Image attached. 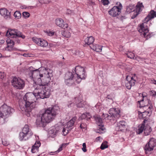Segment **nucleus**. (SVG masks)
<instances>
[{"label": "nucleus", "mask_w": 156, "mask_h": 156, "mask_svg": "<svg viewBox=\"0 0 156 156\" xmlns=\"http://www.w3.org/2000/svg\"><path fill=\"white\" fill-rule=\"evenodd\" d=\"M52 71L50 69L41 67L31 72L33 81L37 84L34 92L37 99L49 98L50 95V87L47 84L52 76Z\"/></svg>", "instance_id": "f257e3e1"}, {"label": "nucleus", "mask_w": 156, "mask_h": 156, "mask_svg": "<svg viewBox=\"0 0 156 156\" xmlns=\"http://www.w3.org/2000/svg\"><path fill=\"white\" fill-rule=\"evenodd\" d=\"M86 77L84 69L80 66H76L72 70V72H67L65 75V83L68 86L79 84L82 80Z\"/></svg>", "instance_id": "f03ea898"}, {"label": "nucleus", "mask_w": 156, "mask_h": 156, "mask_svg": "<svg viewBox=\"0 0 156 156\" xmlns=\"http://www.w3.org/2000/svg\"><path fill=\"white\" fill-rule=\"evenodd\" d=\"M36 93L29 92L26 94L23 97V100L19 103L20 108L22 111L27 116H30V112L35 107L33 104L37 100Z\"/></svg>", "instance_id": "7ed1b4c3"}, {"label": "nucleus", "mask_w": 156, "mask_h": 156, "mask_svg": "<svg viewBox=\"0 0 156 156\" xmlns=\"http://www.w3.org/2000/svg\"><path fill=\"white\" fill-rule=\"evenodd\" d=\"M59 111V108L55 106L44 110L41 115L37 117L36 124L37 126H43L45 123H48L52 120Z\"/></svg>", "instance_id": "20e7f679"}, {"label": "nucleus", "mask_w": 156, "mask_h": 156, "mask_svg": "<svg viewBox=\"0 0 156 156\" xmlns=\"http://www.w3.org/2000/svg\"><path fill=\"white\" fill-rule=\"evenodd\" d=\"M33 135V133L29 128L28 125H25L23 128L22 132L19 134V138L21 141L26 140L30 138Z\"/></svg>", "instance_id": "39448f33"}, {"label": "nucleus", "mask_w": 156, "mask_h": 156, "mask_svg": "<svg viewBox=\"0 0 156 156\" xmlns=\"http://www.w3.org/2000/svg\"><path fill=\"white\" fill-rule=\"evenodd\" d=\"M142 96L143 99L138 101L139 107L140 108H143L144 110H151L153 108L151 101L145 97L144 93L142 94Z\"/></svg>", "instance_id": "423d86ee"}, {"label": "nucleus", "mask_w": 156, "mask_h": 156, "mask_svg": "<svg viewBox=\"0 0 156 156\" xmlns=\"http://www.w3.org/2000/svg\"><path fill=\"white\" fill-rule=\"evenodd\" d=\"M120 111L118 108H111L109 112V114H103L104 117L106 119L110 121L114 120L119 118L120 116Z\"/></svg>", "instance_id": "0eeeda50"}, {"label": "nucleus", "mask_w": 156, "mask_h": 156, "mask_svg": "<svg viewBox=\"0 0 156 156\" xmlns=\"http://www.w3.org/2000/svg\"><path fill=\"white\" fill-rule=\"evenodd\" d=\"M122 8V4L119 2H117L116 3V6L108 11L109 14L113 17H117L121 13Z\"/></svg>", "instance_id": "6e6552de"}, {"label": "nucleus", "mask_w": 156, "mask_h": 156, "mask_svg": "<svg viewBox=\"0 0 156 156\" xmlns=\"http://www.w3.org/2000/svg\"><path fill=\"white\" fill-rule=\"evenodd\" d=\"M146 22L145 21L144 23L139 25L138 28V31L141 35L146 38L147 39L151 37V35L149 32V30Z\"/></svg>", "instance_id": "1a4fd4ad"}, {"label": "nucleus", "mask_w": 156, "mask_h": 156, "mask_svg": "<svg viewBox=\"0 0 156 156\" xmlns=\"http://www.w3.org/2000/svg\"><path fill=\"white\" fill-rule=\"evenodd\" d=\"M13 110L6 105H2L0 108V116L2 118L8 117Z\"/></svg>", "instance_id": "9d476101"}, {"label": "nucleus", "mask_w": 156, "mask_h": 156, "mask_svg": "<svg viewBox=\"0 0 156 156\" xmlns=\"http://www.w3.org/2000/svg\"><path fill=\"white\" fill-rule=\"evenodd\" d=\"M6 36L8 37L14 38L19 37L23 39H24L25 37V36L23 35L21 32L15 29H8L6 32Z\"/></svg>", "instance_id": "9b49d317"}, {"label": "nucleus", "mask_w": 156, "mask_h": 156, "mask_svg": "<svg viewBox=\"0 0 156 156\" xmlns=\"http://www.w3.org/2000/svg\"><path fill=\"white\" fill-rule=\"evenodd\" d=\"M12 85L15 88L19 89H23L25 86L24 81L21 79L14 77L12 81Z\"/></svg>", "instance_id": "f8f14e48"}, {"label": "nucleus", "mask_w": 156, "mask_h": 156, "mask_svg": "<svg viewBox=\"0 0 156 156\" xmlns=\"http://www.w3.org/2000/svg\"><path fill=\"white\" fill-rule=\"evenodd\" d=\"M94 118L98 126L96 132L100 133H103L105 129L103 124L102 119L98 116H94Z\"/></svg>", "instance_id": "ddd939ff"}, {"label": "nucleus", "mask_w": 156, "mask_h": 156, "mask_svg": "<svg viewBox=\"0 0 156 156\" xmlns=\"http://www.w3.org/2000/svg\"><path fill=\"white\" fill-rule=\"evenodd\" d=\"M126 80L125 81V85L127 88L128 89H131L132 86H133L136 82V76L134 74L133 76H127L126 78Z\"/></svg>", "instance_id": "4468645a"}, {"label": "nucleus", "mask_w": 156, "mask_h": 156, "mask_svg": "<svg viewBox=\"0 0 156 156\" xmlns=\"http://www.w3.org/2000/svg\"><path fill=\"white\" fill-rule=\"evenodd\" d=\"M156 145V140L153 138H151L148 144L145 145L144 147L146 153H147L148 151L153 150Z\"/></svg>", "instance_id": "2eb2a0df"}, {"label": "nucleus", "mask_w": 156, "mask_h": 156, "mask_svg": "<svg viewBox=\"0 0 156 156\" xmlns=\"http://www.w3.org/2000/svg\"><path fill=\"white\" fill-rule=\"evenodd\" d=\"M33 41L38 45L43 48H45L48 46V43L47 41L43 39L39 38L36 37L32 38Z\"/></svg>", "instance_id": "dca6fc26"}, {"label": "nucleus", "mask_w": 156, "mask_h": 156, "mask_svg": "<svg viewBox=\"0 0 156 156\" xmlns=\"http://www.w3.org/2000/svg\"><path fill=\"white\" fill-rule=\"evenodd\" d=\"M6 42L7 46L4 48L5 50L9 51L13 50L16 51L17 50V49L13 47L14 42L13 41L8 39L7 40Z\"/></svg>", "instance_id": "f3484780"}, {"label": "nucleus", "mask_w": 156, "mask_h": 156, "mask_svg": "<svg viewBox=\"0 0 156 156\" xmlns=\"http://www.w3.org/2000/svg\"><path fill=\"white\" fill-rule=\"evenodd\" d=\"M144 8V6L142 3L138 2L136 6V12L134 13L133 16L132 18L134 19L139 14V12L142 11Z\"/></svg>", "instance_id": "a211bd4d"}, {"label": "nucleus", "mask_w": 156, "mask_h": 156, "mask_svg": "<svg viewBox=\"0 0 156 156\" xmlns=\"http://www.w3.org/2000/svg\"><path fill=\"white\" fill-rule=\"evenodd\" d=\"M127 124L124 121H121L117 123L116 129L117 131H122L126 128Z\"/></svg>", "instance_id": "6ab92c4d"}, {"label": "nucleus", "mask_w": 156, "mask_h": 156, "mask_svg": "<svg viewBox=\"0 0 156 156\" xmlns=\"http://www.w3.org/2000/svg\"><path fill=\"white\" fill-rule=\"evenodd\" d=\"M56 24L59 27L65 29L67 27L68 25L67 24H64V21L62 19L59 18L56 19L55 20Z\"/></svg>", "instance_id": "aec40b11"}, {"label": "nucleus", "mask_w": 156, "mask_h": 156, "mask_svg": "<svg viewBox=\"0 0 156 156\" xmlns=\"http://www.w3.org/2000/svg\"><path fill=\"white\" fill-rule=\"evenodd\" d=\"M0 14L4 16L5 19L9 18L10 17V12L6 9L2 8L0 9Z\"/></svg>", "instance_id": "412c9836"}, {"label": "nucleus", "mask_w": 156, "mask_h": 156, "mask_svg": "<svg viewBox=\"0 0 156 156\" xmlns=\"http://www.w3.org/2000/svg\"><path fill=\"white\" fill-rule=\"evenodd\" d=\"M59 127L57 126L56 127L52 128L49 131V133L51 137L54 138L55 137L59 130Z\"/></svg>", "instance_id": "4be33fe9"}, {"label": "nucleus", "mask_w": 156, "mask_h": 156, "mask_svg": "<svg viewBox=\"0 0 156 156\" xmlns=\"http://www.w3.org/2000/svg\"><path fill=\"white\" fill-rule=\"evenodd\" d=\"M156 17V13L153 10L150 11L148 15L145 18V21L148 22L149 20Z\"/></svg>", "instance_id": "5701e85b"}, {"label": "nucleus", "mask_w": 156, "mask_h": 156, "mask_svg": "<svg viewBox=\"0 0 156 156\" xmlns=\"http://www.w3.org/2000/svg\"><path fill=\"white\" fill-rule=\"evenodd\" d=\"M41 144L40 141H36V142L31 149V151L32 153H35L38 151V148L40 146Z\"/></svg>", "instance_id": "b1692460"}, {"label": "nucleus", "mask_w": 156, "mask_h": 156, "mask_svg": "<svg viewBox=\"0 0 156 156\" xmlns=\"http://www.w3.org/2000/svg\"><path fill=\"white\" fill-rule=\"evenodd\" d=\"M76 119V117H73L65 125V126L68 127L70 129H72V126H73L74 122Z\"/></svg>", "instance_id": "393cba45"}, {"label": "nucleus", "mask_w": 156, "mask_h": 156, "mask_svg": "<svg viewBox=\"0 0 156 156\" xmlns=\"http://www.w3.org/2000/svg\"><path fill=\"white\" fill-rule=\"evenodd\" d=\"M90 47L91 49L97 52H100L102 51V47L99 45L95 44Z\"/></svg>", "instance_id": "a878e982"}, {"label": "nucleus", "mask_w": 156, "mask_h": 156, "mask_svg": "<svg viewBox=\"0 0 156 156\" xmlns=\"http://www.w3.org/2000/svg\"><path fill=\"white\" fill-rule=\"evenodd\" d=\"M94 41V37L90 36L89 37H87L85 40V42L86 44L87 45H90L92 44Z\"/></svg>", "instance_id": "bb28decb"}, {"label": "nucleus", "mask_w": 156, "mask_h": 156, "mask_svg": "<svg viewBox=\"0 0 156 156\" xmlns=\"http://www.w3.org/2000/svg\"><path fill=\"white\" fill-rule=\"evenodd\" d=\"M91 117L90 113H86L83 114L80 116V118L81 119H86L88 120Z\"/></svg>", "instance_id": "cd10ccee"}, {"label": "nucleus", "mask_w": 156, "mask_h": 156, "mask_svg": "<svg viewBox=\"0 0 156 156\" xmlns=\"http://www.w3.org/2000/svg\"><path fill=\"white\" fill-rule=\"evenodd\" d=\"M71 30L69 31L67 29L65 30L62 32V34L63 36L66 38L69 37L71 36Z\"/></svg>", "instance_id": "c85d7f7f"}, {"label": "nucleus", "mask_w": 156, "mask_h": 156, "mask_svg": "<svg viewBox=\"0 0 156 156\" xmlns=\"http://www.w3.org/2000/svg\"><path fill=\"white\" fill-rule=\"evenodd\" d=\"M145 128L144 123L138 126V129L136 130V132L137 134H140L142 133Z\"/></svg>", "instance_id": "c756f323"}, {"label": "nucleus", "mask_w": 156, "mask_h": 156, "mask_svg": "<svg viewBox=\"0 0 156 156\" xmlns=\"http://www.w3.org/2000/svg\"><path fill=\"white\" fill-rule=\"evenodd\" d=\"M144 129V132L146 136L149 134L152 131L151 128L149 126H146Z\"/></svg>", "instance_id": "7c9ffc66"}, {"label": "nucleus", "mask_w": 156, "mask_h": 156, "mask_svg": "<svg viewBox=\"0 0 156 156\" xmlns=\"http://www.w3.org/2000/svg\"><path fill=\"white\" fill-rule=\"evenodd\" d=\"M134 7L135 6L134 5H129L126 8V11L129 13L135 10L134 9Z\"/></svg>", "instance_id": "2f4dec72"}, {"label": "nucleus", "mask_w": 156, "mask_h": 156, "mask_svg": "<svg viewBox=\"0 0 156 156\" xmlns=\"http://www.w3.org/2000/svg\"><path fill=\"white\" fill-rule=\"evenodd\" d=\"M71 130L68 127L64 126L62 131V134L64 136H66Z\"/></svg>", "instance_id": "473e14b6"}, {"label": "nucleus", "mask_w": 156, "mask_h": 156, "mask_svg": "<svg viewBox=\"0 0 156 156\" xmlns=\"http://www.w3.org/2000/svg\"><path fill=\"white\" fill-rule=\"evenodd\" d=\"M151 112V110L149 111V109L148 110H145V111L142 112L143 119L148 118L150 115L149 114Z\"/></svg>", "instance_id": "72a5a7b5"}, {"label": "nucleus", "mask_w": 156, "mask_h": 156, "mask_svg": "<svg viewBox=\"0 0 156 156\" xmlns=\"http://www.w3.org/2000/svg\"><path fill=\"white\" fill-rule=\"evenodd\" d=\"M14 16L15 19H19L21 16V13L20 12L18 11H16L14 13Z\"/></svg>", "instance_id": "f704fd0d"}, {"label": "nucleus", "mask_w": 156, "mask_h": 156, "mask_svg": "<svg viewBox=\"0 0 156 156\" xmlns=\"http://www.w3.org/2000/svg\"><path fill=\"white\" fill-rule=\"evenodd\" d=\"M68 144V143H63L61 145L60 147L58 149V150L57 151H56L59 152L61 151H62V147H66L67 145Z\"/></svg>", "instance_id": "c9c22d12"}, {"label": "nucleus", "mask_w": 156, "mask_h": 156, "mask_svg": "<svg viewBox=\"0 0 156 156\" xmlns=\"http://www.w3.org/2000/svg\"><path fill=\"white\" fill-rule=\"evenodd\" d=\"M128 58L132 59H134L135 58V55L134 53L131 52H129L126 54Z\"/></svg>", "instance_id": "e433bc0d"}, {"label": "nucleus", "mask_w": 156, "mask_h": 156, "mask_svg": "<svg viewBox=\"0 0 156 156\" xmlns=\"http://www.w3.org/2000/svg\"><path fill=\"white\" fill-rule=\"evenodd\" d=\"M108 145L106 142L102 143L101 146L100 148L101 150H104L107 148Z\"/></svg>", "instance_id": "4c0bfd02"}, {"label": "nucleus", "mask_w": 156, "mask_h": 156, "mask_svg": "<svg viewBox=\"0 0 156 156\" xmlns=\"http://www.w3.org/2000/svg\"><path fill=\"white\" fill-rule=\"evenodd\" d=\"M115 96L114 94H110L108 95L107 96L106 98L108 99L113 100L115 98Z\"/></svg>", "instance_id": "58836bf2"}, {"label": "nucleus", "mask_w": 156, "mask_h": 156, "mask_svg": "<svg viewBox=\"0 0 156 156\" xmlns=\"http://www.w3.org/2000/svg\"><path fill=\"white\" fill-rule=\"evenodd\" d=\"M85 103V102L83 101H80V103H77L76 105L78 107L82 108L83 107Z\"/></svg>", "instance_id": "ea45409f"}, {"label": "nucleus", "mask_w": 156, "mask_h": 156, "mask_svg": "<svg viewBox=\"0 0 156 156\" xmlns=\"http://www.w3.org/2000/svg\"><path fill=\"white\" fill-rule=\"evenodd\" d=\"M80 128L82 129L85 130L87 129V125L84 123H82L80 125Z\"/></svg>", "instance_id": "a19ab883"}, {"label": "nucleus", "mask_w": 156, "mask_h": 156, "mask_svg": "<svg viewBox=\"0 0 156 156\" xmlns=\"http://www.w3.org/2000/svg\"><path fill=\"white\" fill-rule=\"evenodd\" d=\"M40 3L43 4L48 3L51 1L50 0H38Z\"/></svg>", "instance_id": "79ce46f5"}, {"label": "nucleus", "mask_w": 156, "mask_h": 156, "mask_svg": "<svg viewBox=\"0 0 156 156\" xmlns=\"http://www.w3.org/2000/svg\"><path fill=\"white\" fill-rule=\"evenodd\" d=\"M23 16L25 18H27L29 16L30 14L27 12H24L23 13Z\"/></svg>", "instance_id": "37998d69"}, {"label": "nucleus", "mask_w": 156, "mask_h": 156, "mask_svg": "<svg viewBox=\"0 0 156 156\" xmlns=\"http://www.w3.org/2000/svg\"><path fill=\"white\" fill-rule=\"evenodd\" d=\"M66 14L68 15H71L73 14V12L71 10L67 9L66 12Z\"/></svg>", "instance_id": "c03bdc74"}, {"label": "nucleus", "mask_w": 156, "mask_h": 156, "mask_svg": "<svg viewBox=\"0 0 156 156\" xmlns=\"http://www.w3.org/2000/svg\"><path fill=\"white\" fill-rule=\"evenodd\" d=\"M101 2L104 5H107L109 3L108 0H101Z\"/></svg>", "instance_id": "a18cd8bd"}, {"label": "nucleus", "mask_w": 156, "mask_h": 156, "mask_svg": "<svg viewBox=\"0 0 156 156\" xmlns=\"http://www.w3.org/2000/svg\"><path fill=\"white\" fill-rule=\"evenodd\" d=\"M83 147L82 149V151L84 152H86L87 151V150L86 149V144L85 143H83Z\"/></svg>", "instance_id": "49530a36"}, {"label": "nucleus", "mask_w": 156, "mask_h": 156, "mask_svg": "<svg viewBox=\"0 0 156 156\" xmlns=\"http://www.w3.org/2000/svg\"><path fill=\"white\" fill-rule=\"evenodd\" d=\"M135 59L137 60L138 61H143L144 59L142 58L139 56H136L134 58Z\"/></svg>", "instance_id": "de8ad7c7"}, {"label": "nucleus", "mask_w": 156, "mask_h": 156, "mask_svg": "<svg viewBox=\"0 0 156 156\" xmlns=\"http://www.w3.org/2000/svg\"><path fill=\"white\" fill-rule=\"evenodd\" d=\"M5 74L4 72H0V78L3 79L5 76Z\"/></svg>", "instance_id": "09e8293b"}, {"label": "nucleus", "mask_w": 156, "mask_h": 156, "mask_svg": "<svg viewBox=\"0 0 156 156\" xmlns=\"http://www.w3.org/2000/svg\"><path fill=\"white\" fill-rule=\"evenodd\" d=\"M47 34L49 36H52L54 35V32L51 31H48L47 32Z\"/></svg>", "instance_id": "8fccbe9b"}, {"label": "nucleus", "mask_w": 156, "mask_h": 156, "mask_svg": "<svg viewBox=\"0 0 156 156\" xmlns=\"http://www.w3.org/2000/svg\"><path fill=\"white\" fill-rule=\"evenodd\" d=\"M138 117L140 119H143L142 112H138Z\"/></svg>", "instance_id": "3c124183"}, {"label": "nucleus", "mask_w": 156, "mask_h": 156, "mask_svg": "<svg viewBox=\"0 0 156 156\" xmlns=\"http://www.w3.org/2000/svg\"><path fill=\"white\" fill-rule=\"evenodd\" d=\"M2 144L4 146H7L8 144V142L5 140L2 141Z\"/></svg>", "instance_id": "603ef678"}, {"label": "nucleus", "mask_w": 156, "mask_h": 156, "mask_svg": "<svg viewBox=\"0 0 156 156\" xmlns=\"http://www.w3.org/2000/svg\"><path fill=\"white\" fill-rule=\"evenodd\" d=\"M88 3L89 5H95V3L93 1H90L88 2Z\"/></svg>", "instance_id": "864d4df0"}, {"label": "nucleus", "mask_w": 156, "mask_h": 156, "mask_svg": "<svg viewBox=\"0 0 156 156\" xmlns=\"http://www.w3.org/2000/svg\"><path fill=\"white\" fill-rule=\"evenodd\" d=\"M151 83L155 84H156V80H151Z\"/></svg>", "instance_id": "5fc2aeb1"}, {"label": "nucleus", "mask_w": 156, "mask_h": 156, "mask_svg": "<svg viewBox=\"0 0 156 156\" xmlns=\"http://www.w3.org/2000/svg\"><path fill=\"white\" fill-rule=\"evenodd\" d=\"M101 138V137L98 136L96 138V140L98 141L99 140V139Z\"/></svg>", "instance_id": "6e6d98bb"}, {"label": "nucleus", "mask_w": 156, "mask_h": 156, "mask_svg": "<svg viewBox=\"0 0 156 156\" xmlns=\"http://www.w3.org/2000/svg\"><path fill=\"white\" fill-rule=\"evenodd\" d=\"M123 47L122 46H120L119 47V50L120 51H122V48Z\"/></svg>", "instance_id": "4d7b16f0"}, {"label": "nucleus", "mask_w": 156, "mask_h": 156, "mask_svg": "<svg viewBox=\"0 0 156 156\" xmlns=\"http://www.w3.org/2000/svg\"><path fill=\"white\" fill-rule=\"evenodd\" d=\"M125 18H126L125 17V16H122L121 17V19L122 20H123V19H125Z\"/></svg>", "instance_id": "13d9d810"}, {"label": "nucleus", "mask_w": 156, "mask_h": 156, "mask_svg": "<svg viewBox=\"0 0 156 156\" xmlns=\"http://www.w3.org/2000/svg\"><path fill=\"white\" fill-rule=\"evenodd\" d=\"M23 55L25 57H27L28 56V55L26 54H23Z\"/></svg>", "instance_id": "bf43d9fd"}, {"label": "nucleus", "mask_w": 156, "mask_h": 156, "mask_svg": "<svg viewBox=\"0 0 156 156\" xmlns=\"http://www.w3.org/2000/svg\"><path fill=\"white\" fill-rule=\"evenodd\" d=\"M153 96H156V92H154V93L153 94Z\"/></svg>", "instance_id": "052dcab7"}, {"label": "nucleus", "mask_w": 156, "mask_h": 156, "mask_svg": "<svg viewBox=\"0 0 156 156\" xmlns=\"http://www.w3.org/2000/svg\"><path fill=\"white\" fill-rule=\"evenodd\" d=\"M4 42V41L3 40H1V42L2 43H3Z\"/></svg>", "instance_id": "680f3d73"}, {"label": "nucleus", "mask_w": 156, "mask_h": 156, "mask_svg": "<svg viewBox=\"0 0 156 156\" xmlns=\"http://www.w3.org/2000/svg\"><path fill=\"white\" fill-rule=\"evenodd\" d=\"M2 56V55L1 53H0V58Z\"/></svg>", "instance_id": "e2e57ef3"}, {"label": "nucleus", "mask_w": 156, "mask_h": 156, "mask_svg": "<svg viewBox=\"0 0 156 156\" xmlns=\"http://www.w3.org/2000/svg\"><path fill=\"white\" fill-rule=\"evenodd\" d=\"M146 121V120L145 119H144V122H144V123H145V121Z\"/></svg>", "instance_id": "0e129e2a"}, {"label": "nucleus", "mask_w": 156, "mask_h": 156, "mask_svg": "<svg viewBox=\"0 0 156 156\" xmlns=\"http://www.w3.org/2000/svg\"><path fill=\"white\" fill-rule=\"evenodd\" d=\"M1 96H0V100L1 99Z\"/></svg>", "instance_id": "69168bd1"}]
</instances>
